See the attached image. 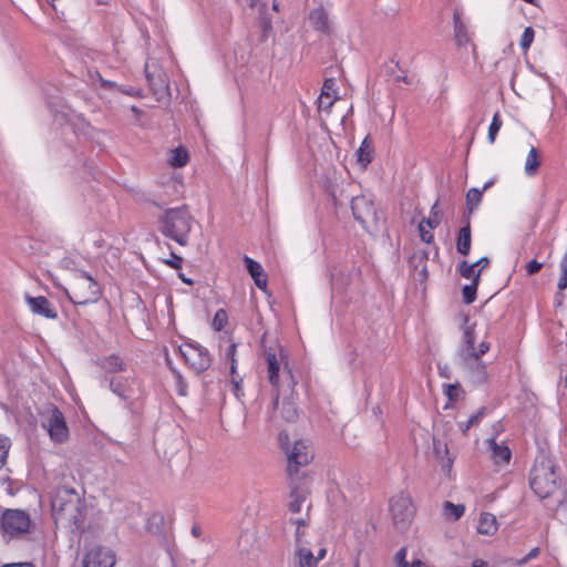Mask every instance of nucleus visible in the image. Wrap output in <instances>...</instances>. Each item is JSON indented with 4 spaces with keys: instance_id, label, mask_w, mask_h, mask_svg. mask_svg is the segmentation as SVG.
Returning a JSON list of instances; mask_svg holds the SVG:
<instances>
[{
    "instance_id": "f257e3e1",
    "label": "nucleus",
    "mask_w": 567,
    "mask_h": 567,
    "mask_svg": "<svg viewBox=\"0 0 567 567\" xmlns=\"http://www.w3.org/2000/svg\"><path fill=\"white\" fill-rule=\"evenodd\" d=\"M529 485L540 499L549 498L557 493L564 496L559 491L560 478L556 466L553 460L545 454L536 456L529 475Z\"/></svg>"
},
{
    "instance_id": "f03ea898",
    "label": "nucleus",
    "mask_w": 567,
    "mask_h": 567,
    "mask_svg": "<svg viewBox=\"0 0 567 567\" xmlns=\"http://www.w3.org/2000/svg\"><path fill=\"white\" fill-rule=\"evenodd\" d=\"M278 443L286 455V473L288 480H301L303 473L301 470L308 466L313 460L315 453L312 446L305 440L291 441L288 433L279 432Z\"/></svg>"
},
{
    "instance_id": "7ed1b4c3",
    "label": "nucleus",
    "mask_w": 567,
    "mask_h": 567,
    "mask_svg": "<svg viewBox=\"0 0 567 567\" xmlns=\"http://www.w3.org/2000/svg\"><path fill=\"white\" fill-rule=\"evenodd\" d=\"M158 224V229L165 237L175 240L181 246L188 244L193 217L185 206L166 209L159 216Z\"/></svg>"
},
{
    "instance_id": "20e7f679",
    "label": "nucleus",
    "mask_w": 567,
    "mask_h": 567,
    "mask_svg": "<svg viewBox=\"0 0 567 567\" xmlns=\"http://www.w3.org/2000/svg\"><path fill=\"white\" fill-rule=\"evenodd\" d=\"M70 286L71 290L64 289V292L74 305L94 303L102 296L100 284L84 270H76L74 272Z\"/></svg>"
},
{
    "instance_id": "39448f33",
    "label": "nucleus",
    "mask_w": 567,
    "mask_h": 567,
    "mask_svg": "<svg viewBox=\"0 0 567 567\" xmlns=\"http://www.w3.org/2000/svg\"><path fill=\"white\" fill-rule=\"evenodd\" d=\"M31 519L28 513L21 509H6L0 519V530L4 537L18 538L28 534Z\"/></svg>"
},
{
    "instance_id": "423d86ee",
    "label": "nucleus",
    "mask_w": 567,
    "mask_h": 567,
    "mask_svg": "<svg viewBox=\"0 0 567 567\" xmlns=\"http://www.w3.org/2000/svg\"><path fill=\"white\" fill-rule=\"evenodd\" d=\"M393 523L398 529H405L414 515L412 499L408 494L400 493L392 497L390 502Z\"/></svg>"
},
{
    "instance_id": "0eeeda50",
    "label": "nucleus",
    "mask_w": 567,
    "mask_h": 567,
    "mask_svg": "<svg viewBox=\"0 0 567 567\" xmlns=\"http://www.w3.org/2000/svg\"><path fill=\"white\" fill-rule=\"evenodd\" d=\"M474 33L470 30L467 23L462 19V12L454 9L453 12V39L457 48L471 47L474 59H477V48L473 41Z\"/></svg>"
},
{
    "instance_id": "6e6552de",
    "label": "nucleus",
    "mask_w": 567,
    "mask_h": 567,
    "mask_svg": "<svg viewBox=\"0 0 567 567\" xmlns=\"http://www.w3.org/2000/svg\"><path fill=\"white\" fill-rule=\"evenodd\" d=\"M351 210L354 219L359 221L363 228H368L370 224H377L378 216L374 203L365 196H355L351 199Z\"/></svg>"
},
{
    "instance_id": "1a4fd4ad",
    "label": "nucleus",
    "mask_w": 567,
    "mask_h": 567,
    "mask_svg": "<svg viewBox=\"0 0 567 567\" xmlns=\"http://www.w3.org/2000/svg\"><path fill=\"white\" fill-rule=\"evenodd\" d=\"M43 426L47 429L50 439L55 443H62L68 440L69 429L64 416L59 409L52 408L49 411V414L43 422Z\"/></svg>"
},
{
    "instance_id": "9d476101",
    "label": "nucleus",
    "mask_w": 567,
    "mask_h": 567,
    "mask_svg": "<svg viewBox=\"0 0 567 567\" xmlns=\"http://www.w3.org/2000/svg\"><path fill=\"white\" fill-rule=\"evenodd\" d=\"M280 373L290 381L292 386L297 383L288 368L286 357H267V378L275 389L279 388Z\"/></svg>"
},
{
    "instance_id": "9b49d317",
    "label": "nucleus",
    "mask_w": 567,
    "mask_h": 567,
    "mask_svg": "<svg viewBox=\"0 0 567 567\" xmlns=\"http://www.w3.org/2000/svg\"><path fill=\"white\" fill-rule=\"evenodd\" d=\"M115 563L114 551L101 546L91 548L83 559L84 567H114Z\"/></svg>"
},
{
    "instance_id": "f8f14e48",
    "label": "nucleus",
    "mask_w": 567,
    "mask_h": 567,
    "mask_svg": "<svg viewBox=\"0 0 567 567\" xmlns=\"http://www.w3.org/2000/svg\"><path fill=\"white\" fill-rule=\"evenodd\" d=\"M462 367L474 383L486 381L487 372L481 357H463Z\"/></svg>"
},
{
    "instance_id": "ddd939ff",
    "label": "nucleus",
    "mask_w": 567,
    "mask_h": 567,
    "mask_svg": "<svg viewBox=\"0 0 567 567\" xmlns=\"http://www.w3.org/2000/svg\"><path fill=\"white\" fill-rule=\"evenodd\" d=\"M25 301L34 315H39L48 319L58 318V312L54 306L45 297H31L27 295Z\"/></svg>"
},
{
    "instance_id": "4468645a",
    "label": "nucleus",
    "mask_w": 567,
    "mask_h": 567,
    "mask_svg": "<svg viewBox=\"0 0 567 567\" xmlns=\"http://www.w3.org/2000/svg\"><path fill=\"white\" fill-rule=\"evenodd\" d=\"M290 487V501L288 503V509L292 514L301 512V506L306 502L309 492L307 488L300 486V480H288Z\"/></svg>"
},
{
    "instance_id": "2eb2a0df",
    "label": "nucleus",
    "mask_w": 567,
    "mask_h": 567,
    "mask_svg": "<svg viewBox=\"0 0 567 567\" xmlns=\"http://www.w3.org/2000/svg\"><path fill=\"white\" fill-rule=\"evenodd\" d=\"M309 22L318 32L330 34L332 31V23L323 7L316 8L309 12Z\"/></svg>"
},
{
    "instance_id": "dca6fc26",
    "label": "nucleus",
    "mask_w": 567,
    "mask_h": 567,
    "mask_svg": "<svg viewBox=\"0 0 567 567\" xmlns=\"http://www.w3.org/2000/svg\"><path fill=\"white\" fill-rule=\"evenodd\" d=\"M244 262L246 265L247 271L254 279L255 285L259 289L265 290L267 288V275L262 266L258 261L251 259L248 256L244 257Z\"/></svg>"
},
{
    "instance_id": "f3484780",
    "label": "nucleus",
    "mask_w": 567,
    "mask_h": 567,
    "mask_svg": "<svg viewBox=\"0 0 567 567\" xmlns=\"http://www.w3.org/2000/svg\"><path fill=\"white\" fill-rule=\"evenodd\" d=\"M472 235H471V223L466 218L465 224L460 228L456 239V250L462 256H467L471 251Z\"/></svg>"
},
{
    "instance_id": "a211bd4d",
    "label": "nucleus",
    "mask_w": 567,
    "mask_h": 567,
    "mask_svg": "<svg viewBox=\"0 0 567 567\" xmlns=\"http://www.w3.org/2000/svg\"><path fill=\"white\" fill-rule=\"evenodd\" d=\"M145 75L154 94L162 95L167 91L168 84L164 78V74L161 71L151 72L148 63L145 64Z\"/></svg>"
},
{
    "instance_id": "6ab92c4d",
    "label": "nucleus",
    "mask_w": 567,
    "mask_h": 567,
    "mask_svg": "<svg viewBox=\"0 0 567 567\" xmlns=\"http://www.w3.org/2000/svg\"><path fill=\"white\" fill-rule=\"evenodd\" d=\"M373 141L370 135H367L360 147L357 150V159L362 167H367L373 161Z\"/></svg>"
},
{
    "instance_id": "aec40b11",
    "label": "nucleus",
    "mask_w": 567,
    "mask_h": 567,
    "mask_svg": "<svg viewBox=\"0 0 567 567\" xmlns=\"http://www.w3.org/2000/svg\"><path fill=\"white\" fill-rule=\"evenodd\" d=\"M190 371L198 374L208 369L212 364L210 357H176Z\"/></svg>"
},
{
    "instance_id": "412c9836",
    "label": "nucleus",
    "mask_w": 567,
    "mask_h": 567,
    "mask_svg": "<svg viewBox=\"0 0 567 567\" xmlns=\"http://www.w3.org/2000/svg\"><path fill=\"white\" fill-rule=\"evenodd\" d=\"M95 364L105 373L122 371L125 365L120 357H97Z\"/></svg>"
},
{
    "instance_id": "4be33fe9",
    "label": "nucleus",
    "mask_w": 567,
    "mask_h": 567,
    "mask_svg": "<svg viewBox=\"0 0 567 567\" xmlns=\"http://www.w3.org/2000/svg\"><path fill=\"white\" fill-rule=\"evenodd\" d=\"M433 450L435 456L442 462V467L450 470L453 460L449 456V449L445 442L433 439Z\"/></svg>"
},
{
    "instance_id": "5701e85b",
    "label": "nucleus",
    "mask_w": 567,
    "mask_h": 567,
    "mask_svg": "<svg viewBox=\"0 0 567 567\" xmlns=\"http://www.w3.org/2000/svg\"><path fill=\"white\" fill-rule=\"evenodd\" d=\"M492 458L496 464L508 463L511 460V451L505 445L497 444L494 440L488 441Z\"/></svg>"
},
{
    "instance_id": "b1692460",
    "label": "nucleus",
    "mask_w": 567,
    "mask_h": 567,
    "mask_svg": "<svg viewBox=\"0 0 567 567\" xmlns=\"http://www.w3.org/2000/svg\"><path fill=\"white\" fill-rule=\"evenodd\" d=\"M497 530V523L494 515L484 513L481 515L477 532L482 535H493Z\"/></svg>"
},
{
    "instance_id": "393cba45",
    "label": "nucleus",
    "mask_w": 567,
    "mask_h": 567,
    "mask_svg": "<svg viewBox=\"0 0 567 567\" xmlns=\"http://www.w3.org/2000/svg\"><path fill=\"white\" fill-rule=\"evenodd\" d=\"M542 164L538 150L535 146H532L525 162V174L527 176H535L538 172V168Z\"/></svg>"
},
{
    "instance_id": "a878e982",
    "label": "nucleus",
    "mask_w": 567,
    "mask_h": 567,
    "mask_svg": "<svg viewBox=\"0 0 567 567\" xmlns=\"http://www.w3.org/2000/svg\"><path fill=\"white\" fill-rule=\"evenodd\" d=\"M259 18H258V25L261 29L262 32V39H267L271 29H272V22L271 18L269 17L267 12V3L262 2L260 3L258 8Z\"/></svg>"
},
{
    "instance_id": "bb28decb",
    "label": "nucleus",
    "mask_w": 567,
    "mask_h": 567,
    "mask_svg": "<svg viewBox=\"0 0 567 567\" xmlns=\"http://www.w3.org/2000/svg\"><path fill=\"white\" fill-rule=\"evenodd\" d=\"M480 280H481V269H478L476 271V275L474 276L472 284L465 285L462 289L464 303L471 305L475 301Z\"/></svg>"
},
{
    "instance_id": "cd10ccee",
    "label": "nucleus",
    "mask_w": 567,
    "mask_h": 567,
    "mask_svg": "<svg viewBox=\"0 0 567 567\" xmlns=\"http://www.w3.org/2000/svg\"><path fill=\"white\" fill-rule=\"evenodd\" d=\"M299 567H317L318 559L313 556L312 551L305 547L298 546L296 550Z\"/></svg>"
},
{
    "instance_id": "c85d7f7f",
    "label": "nucleus",
    "mask_w": 567,
    "mask_h": 567,
    "mask_svg": "<svg viewBox=\"0 0 567 567\" xmlns=\"http://www.w3.org/2000/svg\"><path fill=\"white\" fill-rule=\"evenodd\" d=\"M280 414L287 422H296L299 417L297 404L291 399H286L281 403Z\"/></svg>"
},
{
    "instance_id": "c756f323",
    "label": "nucleus",
    "mask_w": 567,
    "mask_h": 567,
    "mask_svg": "<svg viewBox=\"0 0 567 567\" xmlns=\"http://www.w3.org/2000/svg\"><path fill=\"white\" fill-rule=\"evenodd\" d=\"M189 158L188 152L185 147L178 146L171 152L168 163L173 167H183L187 164Z\"/></svg>"
},
{
    "instance_id": "7c9ffc66",
    "label": "nucleus",
    "mask_w": 567,
    "mask_h": 567,
    "mask_svg": "<svg viewBox=\"0 0 567 567\" xmlns=\"http://www.w3.org/2000/svg\"><path fill=\"white\" fill-rule=\"evenodd\" d=\"M482 196L483 190H480L478 188H471L466 193V207L470 214L480 205Z\"/></svg>"
},
{
    "instance_id": "2f4dec72",
    "label": "nucleus",
    "mask_w": 567,
    "mask_h": 567,
    "mask_svg": "<svg viewBox=\"0 0 567 567\" xmlns=\"http://www.w3.org/2000/svg\"><path fill=\"white\" fill-rule=\"evenodd\" d=\"M230 381L234 385L235 395L239 396V393L241 392L243 377H240L236 370V360L234 357H231V364H230Z\"/></svg>"
},
{
    "instance_id": "473e14b6",
    "label": "nucleus",
    "mask_w": 567,
    "mask_h": 567,
    "mask_svg": "<svg viewBox=\"0 0 567 567\" xmlns=\"http://www.w3.org/2000/svg\"><path fill=\"white\" fill-rule=\"evenodd\" d=\"M228 323L227 311L223 308L218 309L213 318L212 327L216 331H221Z\"/></svg>"
},
{
    "instance_id": "72a5a7b5",
    "label": "nucleus",
    "mask_w": 567,
    "mask_h": 567,
    "mask_svg": "<svg viewBox=\"0 0 567 567\" xmlns=\"http://www.w3.org/2000/svg\"><path fill=\"white\" fill-rule=\"evenodd\" d=\"M503 125V122L501 120V115L498 112H496L492 118V122L488 127V135L487 138L491 144H493L496 140L497 133L499 132L501 127Z\"/></svg>"
},
{
    "instance_id": "f704fd0d",
    "label": "nucleus",
    "mask_w": 567,
    "mask_h": 567,
    "mask_svg": "<svg viewBox=\"0 0 567 567\" xmlns=\"http://www.w3.org/2000/svg\"><path fill=\"white\" fill-rule=\"evenodd\" d=\"M463 343L465 346V351L467 352L466 354H477V352H475V347H474L475 334H474L473 329L470 327H466L464 330Z\"/></svg>"
},
{
    "instance_id": "c9c22d12",
    "label": "nucleus",
    "mask_w": 567,
    "mask_h": 567,
    "mask_svg": "<svg viewBox=\"0 0 567 567\" xmlns=\"http://www.w3.org/2000/svg\"><path fill=\"white\" fill-rule=\"evenodd\" d=\"M464 511H465L464 505H461V504L455 505L451 502L444 503L445 515L449 517H452L454 520H457L458 518H461V516L464 514Z\"/></svg>"
},
{
    "instance_id": "e433bc0d",
    "label": "nucleus",
    "mask_w": 567,
    "mask_h": 567,
    "mask_svg": "<svg viewBox=\"0 0 567 567\" xmlns=\"http://www.w3.org/2000/svg\"><path fill=\"white\" fill-rule=\"evenodd\" d=\"M89 75L92 82L99 81L101 87L105 90H120L118 85L115 82L103 79L99 71H89Z\"/></svg>"
},
{
    "instance_id": "4c0bfd02",
    "label": "nucleus",
    "mask_w": 567,
    "mask_h": 567,
    "mask_svg": "<svg viewBox=\"0 0 567 567\" xmlns=\"http://www.w3.org/2000/svg\"><path fill=\"white\" fill-rule=\"evenodd\" d=\"M534 38H535L534 29L532 27L525 28V30L520 37V42H519V45L524 52H526L530 48V45L534 41Z\"/></svg>"
},
{
    "instance_id": "58836bf2",
    "label": "nucleus",
    "mask_w": 567,
    "mask_h": 567,
    "mask_svg": "<svg viewBox=\"0 0 567 567\" xmlns=\"http://www.w3.org/2000/svg\"><path fill=\"white\" fill-rule=\"evenodd\" d=\"M437 203H435L431 209V216L424 218L421 223L426 224L430 228H436L441 223V213L436 210Z\"/></svg>"
},
{
    "instance_id": "ea45409f",
    "label": "nucleus",
    "mask_w": 567,
    "mask_h": 567,
    "mask_svg": "<svg viewBox=\"0 0 567 567\" xmlns=\"http://www.w3.org/2000/svg\"><path fill=\"white\" fill-rule=\"evenodd\" d=\"M444 393L450 401H457L461 398V394L463 393V390L458 383L446 384L444 385Z\"/></svg>"
},
{
    "instance_id": "a19ab883",
    "label": "nucleus",
    "mask_w": 567,
    "mask_h": 567,
    "mask_svg": "<svg viewBox=\"0 0 567 567\" xmlns=\"http://www.w3.org/2000/svg\"><path fill=\"white\" fill-rule=\"evenodd\" d=\"M458 271H460V275L465 279L473 280L474 276L476 275L475 265L468 264L466 260H463L460 262Z\"/></svg>"
},
{
    "instance_id": "79ce46f5",
    "label": "nucleus",
    "mask_w": 567,
    "mask_h": 567,
    "mask_svg": "<svg viewBox=\"0 0 567 567\" xmlns=\"http://www.w3.org/2000/svg\"><path fill=\"white\" fill-rule=\"evenodd\" d=\"M10 449V442L6 436L0 435V468L4 465Z\"/></svg>"
},
{
    "instance_id": "37998d69",
    "label": "nucleus",
    "mask_w": 567,
    "mask_h": 567,
    "mask_svg": "<svg viewBox=\"0 0 567 567\" xmlns=\"http://www.w3.org/2000/svg\"><path fill=\"white\" fill-rule=\"evenodd\" d=\"M334 85V82L332 79H327L323 83V87H322V92H321V95L319 97V101H320V104H319V107H322L323 106V99H330V90H332Z\"/></svg>"
},
{
    "instance_id": "c03bdc74",
    "label": "nucleus",
    "mask_w": 567,
    "mask_h": 567,
    "mask_svg": "<svg viewBox=\"0 0 567 567\" xmlns=\"http://www.w3.org/2000/svg\"><path fill=\"white\" fill-rule=\"evenodd\" d=\"M165 362H166L167 367L171 369V371L173 372V374L176 377L177 382L181 385L179 393L185 394V392H184L185 384H183V379H182L181 372L174 368L171 357H165Z\"/></svg>"
},
{
    "instance_id": "a18cd8bd",
    "label": "nucleus",
    "mask_w": 567,
    "mask_h": 567,
    "mask_svg": "<svg viewBox=\"0 0 567 567\" xmlns=\"http://www.w3.org/2000/svg\"><path fill=\"white\" fill-rule=\"evenodd\" d=\"M543 262H539L536 259H532L526 264V272L528 276H533L537 274L543 268Z\"/></svg>"
},
{
    "instance_id": "49530a36",
    "label": "nucleus",
    "mask_w": 567,
    "mask_h": 567,
    "mask_svg": "<svg viewBox=\"0 0 567 567\" xmlns=\"http://www.w3.org/2000/svg\"><path fill=\"white\" fill-rule=\"evenodd\" d=\"M166 265L172 267L173 269H181L183 264V258L181 256L171 254V258L165 261Z\"/></svg>"
},
{
    "instance_id": "de8ad7c7",
    "label": "nucleus",
    "mask_w": 567,
    "mask_h": 567,
    "mask_svg": "<svg viewBox=\"0 0 567 567\" xmlns=\"http://www.w3.org/2000/svg\"><path fill=\"white\" fill-rule=\"evenodd\" d=\"M419 230H420V237H421L422 241H424L426 244H430L433 241V238H434L433 234L424 228L423 223H420Z\"/></svg>"
},
{
    "instance_id": "09e8293b",
    "label": "nucleus",
    "mask_w": 567,
    "mask_h": 567,
    "mask_svg": "<svg viewBox=\"0 0 567 567\" xmlns=\"http://www.w3.org/2000/svg\"><path fill=\"white\" fill-rule=\"evenodd\" d=\"M484 412H485V409L483 408L480 411H477L474 415H472L468 420V425H472V426L476 425L480 422V420L483 417Z\"/></svg>"
},
{
    "instance_id": "8fccbe9b",
    "label": "nucleus",
    "mask_w": 567,
    "mask_h": 567,
    "mask_svg": "<svg viewBox=\"0 0 567 567\" xmlns=\"http://www.w3.org/2000/svg\"><path fill=\"white\" fill-rule=\"evenodd\" d=\"M52 506H53V509H59V511H65L68 506H73L75 507V504L72 503V501L69 502V504H63V503H59V498H55L52 503Z\"/></svg>"
},
{
    "instance_id": "3c124183",
    "label": "nucleus",
    "mask_w": 567,
    "mask_h": 567,
    "mask_svg": "<svg viewBox=\"0 0 567 567\" xmlns=\"http://www.w3.org/2000/svg\"><path fill=\"white\" fill-rule=\"evenodd\" d=\"M396 560L399 563V566L400 567H404V564H408L405 561V557H406V549L405 548H401L398 553H396Z\"/></svg>"
},
{
    "instance_id": "603ef678",
    "label": "nucleus",
    "mask_w": 567,
    "mask_h": 567,
    "mask_svg": "<svg viewBox=\"0 0 567 567\" xmlns=\"http://www.w3.org/2000/svg\"><path fill=\"white\" fill-rule=\"evenodd\" d=\"M226 343H227V346L224 349L225 354H227V355L235 354L237 344L231 340H227Z\"/></svg>"
},
{
    "instance_id": "864d4df0",
    "label": "nucleus",
    "mask_w": 567,
    "mask_h": 567,
    "mask_svg": "<svg viewBox=\"0 0 567 567\" xmlns=\"http://www.w3.org/2000/svg\"><path fill=\"white\" fill-rule=\"evenodd\" d=\"M473 265H475V268L478 267V269H481V271H482L485 267H487L489 265V259L487 257H482Z\"/></svg>"
},
{
    "instance_id": "5fc2aeb1",
    "label": "nucleus",
    "mask_w": 567,
    "mask_h": 567,
    "mask_svg": "<svg viewBox=\"0 0 567 567\" xmlns=\"http://www.w3.org/2000/svg\"><path fill=\"white\" fill-rule=\"evenodd\" d=\"M267 336L265 334L264 338H262V347H264V354H268V355H271V354H276V350L272 349L271 347L267 348L266 346V342H267Z\"/></svg>"
},
{
    "instance_id": "6e6d98bb",
    "label": "nucleus",
    "mask_w": 567,
    "mask_h": 567,
    "mask_svg": "<svg viewBox=\"0 0 567 567\" xmlns=\"http://www.w3.org/2000/svg\"><path fill=\"white\" fill-rule=\"evenodd\" d=\"M290 522L299 528H305L308 525V520L305 518H291Z\"/></svg>"
},
{
    "instance_id": "4d7b16f0",
    "label": "nucleus",
    "mask_w": 567,
    "mask_h": 567,
    "mask_svg": "<svg viewBox=\"0 0 567 567\" xmlns=\"http://www.w3.org/2000/svg\"><path fill=\"white\" fill-rule=\"evenodd\" d=\"M538 555V548H533L526 557L523 558V560L520 561L522 564H525L527 563L529 559L536 557Z\"/></svg>"
},
{
    "instance_id": "13d9d810",
    "label": "nucleus",
    "mask_w": 567,
    "mask_h": 567,
    "mask_svg": "<svg viewBox=\"0 0 567 567\" xmlns=\"http://www.w3.org/2000/svg\"><path fill=\"white\" fill-rule=\"evenodd\" d=\"M439 371H440L441 377L446 378V379L450 378V370L446 365L439 364Z\"/></svg>"
},
{
    "instance_id": "bf43d9fd",
    "label": "nucleus",
    "mask_w": 567,
    "mask_h": 567,
    "mask_svg": "<svg viewBox=\"0 0 567 567\" xmlns=\"http://www.w3.org/2000/svg\"><path fill=\"white\" fill-rule=\"evenodd\" d=\"M472 567H491L487 561L483 559H474L472 563Z\"/></svg>"
},
{
    "instance_id": "052dcab7",
    "label": "nucleus",
    "mask_w": 567,
    "mask_h": 567,
    "mask_svg": "<svg viewBox=\"0 0 567 567\" xmlns=\"http://www.w3.org/2000/svg\"><path fill=\"white\" fill-rule=\"evenodd\" d=\"M302 535H303L302 528L297 527L296 528V543H297V546H301L300 543H301Z\"/></svg>"
},
{
    "instance_id": "680f3d73",
    "label": "nucleus",
    "mask_w": 567,
    "mask_h": 567,
    "mask_svg": "<svg viewBox=\"0 0 567 567\" xmlns=\"http://www.w3.org/2000/svg\"><path fill=\"white\" fill-rule=\"evenodd\" d=\"M480 348L481 349H480V352H477V354H485L486 352L489 351V343L482 342Z\"/></svg>"
},
{
    "instance_id": "e2e57ef3",
    "label": "nucleus",
    "mask_w": 567,
    "mask_h": 567,
    "mask_svg": "<svg viewBox=\"0 0 567 567\" xmlns=\"http://www.w3.org/2000/svg\"><path fill=\"white\" fill-rule=\"evenodd\" d=\"M557 502H558L559 509L567 512V502H565L563 497H558Z\"/></svg>"
},
{
    "instance_id": "0e129e2a",
    "label": "nucleus",
    "mask_w": 567,
    "mask_h": 567,
    "mask_svg": "<svg viewBox=\"0 0 567 567\" xmlns=\"http://www.w3.org/2000/svg\"><path fill=\"white\" fill-rule=\"evenodd\" d=\"M404 567H426L421 560H415L411 565L404 564Z\"/></svg>"
},
{
    "instance_id": "69168bd1",
    "label": "nucleus",
    "mask_w": 567,
    "mask_h": 567,
    "mask_svg": "<svg viewBox=\"0 0 567 567\" xmlns=\"http://www.w3.org/2000/svg\"><path fill=\"white\" fill-rule=\"evenodd\" d=\"M260 0H248V4L250 8H255L257 7L258 4L260 6Z\"/></svg>"
},
{
    "instance_id": "338daca9",
    "label": "nucleus",
    "mask_w": 567,
    "mask_h": 567,
    "mask_svg": "<svg viewBox=\"0 0 567 567\" xmlns=\"http://www.w3.org/2000/svg\"><path fill=\"white\" fill-rule=\"evenodd\" d=\"M179 278L183 280V282H185L187 285H193V281L190 279H188L187 277H185L183 274L179 275Z\"/></svg>"
},
{
    "instance_id": "774afa93",
    "label": "nucleus",
    "mask_w": 567,
    "mask_h": 567,
    "mask_svg": "<svg viewBox=\"0 0 567 567\" xmlns=\"http://www.w3.org/2000/svg\"><path fill=\"white\" fill-rule=\"evenodd\" d=\"M326 556V549L321 548L318 553V557H316V559H318V561L320 559H322L323 557Z\"/></svg>"
}]
</instances>
